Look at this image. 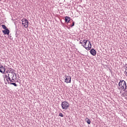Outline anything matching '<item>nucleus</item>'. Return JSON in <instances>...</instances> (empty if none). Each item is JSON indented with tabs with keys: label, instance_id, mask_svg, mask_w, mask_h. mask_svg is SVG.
Returning <instances> with one entry per match:
<instances>
[{
	"label": "nucleus",
	"instance_id": "16",
	"mask_svg": "<svg viewBox=\"0 0 127 127\" xmlns=\"http://www.w3.org/2000/svg\"><path fill=\"white\" fill-rule=\"evenodd\" d=\"M68 25H70V27H73V26H74V25H75V22L72 21V23L71 25L69 24Z\"/></svg>",
	"mask_w": 127,
	"mask_h": 127
},
{
	"label": "nucleus",
	"instance_id": "11",
	"mask_svg": "<svg viewBox=\"0 0 127 127\" xmlns=\"http://www.w3.org/2000/svg\"><path fill=\"white\" fill-rule=\"evenodd\" d=\"M5 71V68L3 67L2 65L0 66V72L2 73V74H4Z\"/></svg>",
	"mask_w": 127,
	"mask_h": 127
},
{
	"label": "nucleus",
	"instance_id": "22",
	"mask_svg": "<svg viewBox=\"0 0 127 127\" xmlns=\"http://www.w3.org/2000/svg\"><path fill=\"white\" fill-rule=\"evenodd\" d=\"M125 66H126V68H127V64H126Z\"/></svg>",
	"mask_w": 127,
	"mask_h": 127
},
{
	"label": "nucleus",
	"instance_id": "19",
	"mask_svg": "<svg viewBox=\"0 0 127 127\" xmlns=\"http://www.w3.org/2000/svg\"><path fill=\"white\" fill-rule=\"evenodd\" d=\"M5 78H8V75H5Z\"/></svg>",
	"mask_w": 127,
	"mask_h": 127
},
{
	"label": "nucleus",
	"instance_id": "2",
	"mask_svg": "<svg viewBox=\"0 0 127 127\" xmlns=\"http://www.w3.org/2000/svg\"><path fill=\"white\" fill-rule=\"evenodd\" d=\"M61 106L63 110H67L70 107V104L67 101H64L62 103Z\"/></svg>",
	"mask_w": 127,
	"mask_h": 127
},
{
	"label": "nucleus",
	"instance_id": "9",
	"mask_svg": "<svg viewBox=\"0 0 127 127\" xmlns=\"http://www.w3.org/2000/svg\"><path fill=\"white\" fill-rule=\"evenodd\" d=\"M3 34L7 35H9V30L8 29V28L5 29L4 30L2 31Z\"/></svg>",
	"mask_w": 127,
	"mask_h": 127
},
{
	"label": "nucleus",
	"instance_id": "3",
	"mask_svg": "<svg viewBox=\"0 0 127 127\" xmlns=\"http://www.w3.org/2000/svg\"><path fill=\"white\" fill-rule=\"evenodd\" d=\"M14 75L15 77H16V74L14 72H10V73L8 74V78H6V81L10 80L11 79H15V77H14Z\"/></svg>",
	"mask_w": 127,
	"mask_h": 127
},
{
	"label": "nucleus",
	"instance_id": "8",
	"mask_svg": "<svg viewBox=\"0 0 127 127\" xmlns=\"http://www.w3.org/2000/svg\"><path fill=\"white\" fill-rule=\"evenodd\" d=\"M85 49H86V50H90L91 48H92V43H91V42H90V41H88V47H85Z\"/></svg>",
	"mask_w": 127,
	"mask_h": 127
},
{
	"label": "nucleus",
	"instance_id": "15",
	"mask_svg": "<svg viewBox=\"0 0 127 127\" xmlns=\"http://www.w3.org/2000/svg\"><path fill=\"white\" fill-rule=\"evenodd\" d=\"M1 27L3 28V29H6L7 28H6V26L5 25H1Z\"/></svg>",
	"mask_w": 127,
	"mask_h": 127
},
{
	"label": "nucleus",
	"instance_id": "6",
	"mask_svg": "<svg viewBox=\"0 0 127 127\" xmlns=\"http://www.w3.org/2000/svg\"><path fill=\"white\" fill-rule=\"evenodd\" d=\"M90 54H91V55H92L93 56H96L97 54V51H96V50L94 49H92L91 50H90Z\"/></svg>",
	"mask_w": 127,
	"mask_h": 127
},
{
	"label": "nucleus",
	"instance_id": "21",
	"mask_svg": "<svg viewBox=\"0 0 127 127\" xmlns=\"http://www.w3.org/2000/svg\"><path fill=\"white\" fill-rule=\"evenodd\" d=\"M125 74H127V71H125Z\"/></svg>",
	"mask_w": 127,
	"mask_h": 127
},
{
	"label": "nucleus",
	"instance_id": "14",
	"mask_svg": "<svg viewBox=\"0 0 127 127\" xmlns=\"http://www.w3.org/2000/svg\"><path fill=\"white\" fill-rule=\"evenodd\" d=\"M10 85H13V86H14V87H17V84H16V83H14V82H10Z\"/></svg>",
	"mask_w": 127,
	"mask_h": 127
},
{
	"label": "nucleus",
	"instance_id": "5",
	"mask_svg": "<svg viewBox=\"0 0 127 127\" xmlns=\"http://www.w3.org/2000/svg\"><path fill=\"white\" fill-rule=\"evenodd\" d=\"M65 82H66L67 84H68V83H71V76L65 75Z\"/></svg>",
	"mask_w": 127,
	"mask_h": 127
},
{
	"label": "nucleus",
	"instance_id": "23",
	"mask_svg": "<svg viewBox=\"0 0 127 127\" xmlns=\"http://www.w3.org/2000/svg\"><path fill=\"white\" fill-rule=\"evenodd\" d=\"M126 70H127V67H126Z\"/></svg>",
	"mask_w": 127,
	"mask_h": 127
},
{
	"label": "nucleus",
	"instance_id": "12",
	"mask_svg": "<svg viewBox=\"0 0 127 127\" xmlns=\"http://www.w3.org/2000/svg\"><path fill=\"white\" fill-rule=\"evenodd\" d=\"M14 79L15 78H13V79H12V78H11L10 80H9V79H8V81H7L8 84H9L10 83H12L13 82H15V81H14Z\"/></svg>",
	"mask_w": 127,
	"mask_h": 127
},
{
	"label": "nucleus",
	"instance_id": "10",
	"mask_svg": "<svg viewBox=\"0 0 127 127\" xmlns=\"http://www.w3.org/2000/svg\"><path fill=\"white\" fill-rule=\"evenodd\" d=\"M82 42H83V44H82L81 45L85 48V47H86L85 46H87V43L89 42V40H83Z\"/></svg>",
	"mask_w": 127,
	"mask_h": 127
},
{
	"label": "nucleus",
	"instance_id": "4",
	"mask_svg": "<svg viewBox=\"0 0 127 127\" xmlns=\"http://www.w3.org/2000/svg\"><path fill=\"white\" fill-rule=\"evenodd\" d=\"M22 24L24 25L25 28H27V27H28V20L25 18L22 19Z\"/></svg>",
	"mask_w": 127,
	"mask_h": 127
},
{
	"label": "nucleus",
	"instance_id": "24",
	"mask_svg": "<svg viewBox=\"0 0 127 127\" xmlns=\"http://www.w3.org/2000/svg\"><path fill=\"white\" fill-rule=\"evenodd\" d=\"M6 73H8V71H7Z\"/></svg>",
	"mask_w": 127,
	"mask_h": 127
},
{
	"label": "nucleus",
	"instance_id": "25",
	"mask_svg": "<svg viewBox=\"0 0 127 127\" xmlns=\"http://www.w3.org/2000/svg\"><path fill=\"white\" fill-rule=\"evenodd\" d=\"M1 0H0V1H1Z\"/></svg>",
	"mask_w": 127,
	"mask_h": 127
},
{
	"label": "nucleus",
	"instance_id": "18",
	"mask_svg": "<svg viewBox=\"0 0 127 127\" xmlns=\"http://www.w3.org/2000/svg\"><path fill=\"white\" fill-rule=\"evenodd\" d=\"M59 116L60 117H62V118H63V117H64V115H63V114L62 113H60Z\"/></svg>",
	"mask_w": 127,
	"mask_h": 127
},
{
	"label": "nucleus",
	"instance_id": "1",
	"mask_svg": "<svg viewBox=\"0 0 127 127\" xmlns=\"http://www.w3.org/2000/svg\"><path fill=\"white\" fill-rule=\"evenodd\" d=\"M118 86L119 87H120L119 88V90H120V89H121V90H123V91H126V92H127V83L126 82V81L124 80H120Z\"/></svg>",
	"mask_w": 127,
	"mask_h": 127
},
{
	"label": "nucleus",
	"instance_id": "26",
	"mask_svg": "<svg viewBox=\"0 0 127 127\" xmlns=\"http://www.w3.org/2000/svg\"><path fill=\"white\" fill-rule=\"evenodd\" d=\"M16 36H17V35H16Z\"/></svg>",
	"mask_w": 127,
	"mask_h": 127
},
{
	"label": "nucleus",
	"instance_id": "7",
	"mask_svg": "<svg viewBox=\"0 0 127 127\" xmlns=\"http://www.w3.org/2000/svg\"><path fill=\"white\" fill-rule=\"evenodd\" d=\"M71 18H70L69 16H65L64 17V21L65 22H66V23H70L71 22Z\"/></svg>",
	"mask_w": 127,
	"mask_h": 127
},
{
	"label": "nucleus",
	"instance_id": "17",
	"mask_svg": "<svg viewBox=\"0 0 127 127\" xmlns=\"http://www.w3.org/2000/svg\"><path fill=\"white\" fill-rule=\"evenodd\" d=\"M11 70L9 71V74H10V73H13V71L12 70V68H10Z\"/></svg>",
	"mask_w": 127,
	"mask_h": 127
},
{
	"label": "nucleus",
	"instance_id": "20",
	"mask_svg": "<svg viewBox=\"0 0 127 127\" xmlns=\"http://www.w3.org/2000/svg\"><path fill=\"white\" fill-rule=\"evenodd\" d=\"M79 43H80V44H82L83 43V42H80Z\"/></svg>",
	"mask_w": 127,
	"mask_h": 127
},
{
	"label": "nucleus",
	"instance_id": "13",
	"mask_svg": "<svg viewBox=\"0 0 127 127\" xmlns=\"http://www.w3.org/2000/svg\"><path fill=\"white\" fill-rule=\"evenodd\" d=\"M85 121L88 124V125H91V121L88 118L85 119Z\"/></svg>",
	"mask_w": 127,
	"mask_h": 127
}]
</instances>
